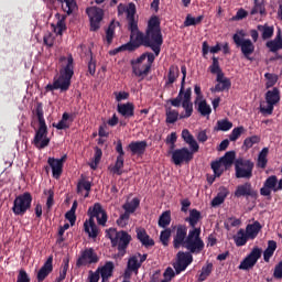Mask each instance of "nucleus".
Masks as SVG:
<instances>
[{
	"label": "nucleus",
	"instance_id": "f257e3e1",
	"mask_svg": "<svg viewBox=\"0 0 282 282\" xmlns=\"http://www.w3.org/2000/svg\"><path fill=\"white\" fill-rule=\"evenodd\" d=\"M163 37L161 32V21L159 17L152 15L148 22L145 33H138L134 41H130L119 47L109 51V55L116 56L122 52H134L141 46L150 47L155 56L161 54Z\"/></svg>",
	"mask_w": 282,
	"mask_h": 282
},
{
	"label": "nucleus",
	"instance_id": "f03ea898",
	"mask_svg": "<svg viewBox=\"0 0 282 282\" xmlns=\"http://www.w3.org/2000/svg\"><path fill=\"white\" fill-rule=\"evenodd\" d=\"M175 230L173 236V247L175 250L185 248L194 254H198L204 250V241L200 238L202 229H191L186 225L180 224L173 227ZM188 231V234H187Z\"/></svg>",
	"mask_w": 282,
	"mask_h": 282
},
{
	"label": "nucleus",
	"instance_id": "7ed1b4c3",
	"mask_svg": "<svg viewBox=\"0 0 282 282\" xmlns=\"http://www.w3.org/2000/svg\"><path fill=\"white\" fill-rule=\"evenodd\" d=\"M182 139L189 145V149L183 147L173 151L172 162L175 165L189 164L195 153L199 151V145L195 137H193L187 129L182 131Z\"/></svg>",
	"mask_w": 282,
	"mask_h": 282
},
{
	"label": "nucleus",
	"instance_id": "20e7f679",
	"mask_svg": "<svg viewBox=\"0 0 282 282\" xmlns=\"http://www.w3.org/2000/svg\"><path fill=\"white\" fill-rule=\"evenodd\" d=\"M87 215L89 216V219L85 220L84 230L89 238L96 239L98 237V228L95 224V218L99 226L105 227L107 225L108 215L100 203H96L93 207H88Z\"/></svg>",
	"mask_w": 282,
	"mask_h": 282
},
{
	"label": "nucleus",
	"instance_id": "39448f33",
	"mask_svg": "<svg viewBox=\"0 0 282 282\" xmlns=\"http://www.w3.org/2000/svg\"><path fill=\"white\" fill-rule=\"evenodd\" d=\"M67 59V64L64 68L59 70V76L58 78H54L53 84H48L45 86V91H55V90H61V91H68L69 87L72 86V77H74V57L68 56L66 57H61V62H64Z\"/></svg>",
	"mask_w": 282,
	"mask_h": 282
},
{
	"label": "nucleus",
	"instance_id": "423d86ee",
	"mask_svg": "<svg viewBox=\"0 0 282 282\" xmlns=\"http://www.w3.org/2000/svg\"><path fill=\"white\" fill-rule=\"evenodd\" d=\"M33 115L39 119V129L35 130L32 144L39 150H44L50 145L51 139L47 137L48 128L46 124V120L43 112V106L41 102H39L37 106H35Z\"/></svg>",
	"mask_w": 282,
	"mask_h": 282
},
{
	"label": "nucleus",
	"instance_id": "0eeeda50",
	"mask_svg": "<svg viewBox=\"0 0 282 282\" xmlns=\"http://www.w3.org/2000/svg\"><path fill=\"white\" fill-rule=\"evenodd\" d=\"M106 238L110 239L112 248L117 247L122 256L127 253L129 245L132 240L131 235L128 231H117L115 228H109L106 230Z\"/></svg>",
	"mask_w": 282,
	"mask_h": 282
},
{
	"label": "nucleus",
	"instance_id": "6e6552de",
	"mask_svg": "<svg viewBox=\"0 0 282 282\" xmlns=\"http://www.w3.org/2000/svg\"><path fill=\"white\" fill-rule=\"evenodd\" d=\"M154 62L155 55L153 53L147 52L141 54L135 62L132 61L133 74L137 77L148 76Z\"/></svg>",
	"mask_w": 282,
	"mask_h": 282
},
{
	"label": "nucleus",
	"instance_id": "1a4fd4ad",
	"mask_svg": "<svg viewBox=\"0 0 282 282\" xmlns=\"http://www.w3.org/2000/svg\"><path fill=\"white\" fill-rule=\"evenodd\" d=\"M33 196L29 192L14 198L12 212L15 216H24L32 208Z\"/></svg>",
	"mask_w": 282,
	"mask_h": 282
},
{
	"label": "nucleus",
	"instance_id": "9d476101",
	"mask_svg": "<svg viewBox=\"0 0 282 282\" xmlns=\"http://www.w3.org/2000/svg\"><path fill=\"white\" fill-rule=\"evenodd\" d=\"M254 163L250 159H237L235 161L236 178L250 180L253 176Z\"/></svg>",
	"mask_w": 282,
	"mask_h": 282
},
{
	"label": "nucleus",
	"instance_id": "9b49d317",
	"mask_svg": "<svg viewBox=\"0 0 282 282\" xmlns=\"http://www.w3.org/2000/svg\"><path fill=\"white\" fill-rule=\"evenodd\" d=\"M245 32L238 31L232 35L234 43L241 48L243 56L251 59L250 56L254 53L256 46L250 39H243Z\"/></svg>",
	"mask_w": 282,
	"mask_h": 282
},
{
	"label": "nucleus",
	"instance_id": "f8f14e48",
	"mask_svg": "<svg viewBox=\"0 0 282 282\" xmlns=\"http://www.w3.org/2000/svg\"><path fill=\"white\" fill-rule=\"evenodd\" d=\"M141 200L138 197H134L132 202H127L122 205V208L124 210L123 214H121L120 218L116 220L117 226H120V228H126L129 225L130 215L134 214L138 207H140Z\"/></svg>",
	"mask_w": 282,
	"mask_h": 282
},
{
	"label": "nucleus",
	"instance_id": "ddd939ff",
	"mask_svg": "<svg viewBox=\"0 0 282 282\" xmlns=\"http://www.w3.org/2000/svg\"><path fill=\"white\" fill-rule=\"evenodd\" d=\"M264 100H267L268 107H261L260 112L271 116L274 112V106L281 101L280 89L278 87H273L272 90H268V93L264 94Z\"/></svg>",
	"mask_w": 282,
	"mask_h": 282
},
{
	"label": "nucleus",
	"instance_id": "4468645a",
	"mask_svg": "<svg viewBox=\"0 0 282 282\" xmlns=\"http://www.w3.org/2000/svg\"><path fill=\"white\" fill-rule=\"evenodd\" d=\"M135 13H137L135 4L133 2H130L127 9V22H128V30L130 31V41H132L134 36L137 37L139 33H142L138 29V21L135 20Z\"/></svg>",
	"mask_w": 282,
	"mask_h": 282
},
{
	"label": "nucleus",
	"instance_id": "2eb2a0df",
	"mask_svg": "<svg viewBox=\"0 0 282 282\" xmlns=\"http://www.w3.org/2000/svg\"><path fill=\"white\" fill-rule=\"evenodd\" d=\"M100 261V258L95 252L94 248H86L82 251L79 258L76 260V267H86L90 264L98 263Z\"/></svg>",
	"mask_w": 282,
	"mask_h": 282
},
{
	"label": "nucleus",
	"instance_id": "dca6fc26",
	"mask_svg": "<svg viewBox=\"0 0 282 282\" xmlns=\"http://www.w3.org/2000/svg\"><path fill=\"white\" fill-rule=\"evenodd\" d=\"M148 259V254L138 253L135 256H130L127 262V270L124 272V276H130L129 272L138 274V271L141 269L142 263H144Z\"/></svg>",
	"mask_w": 282,
	"mask_h": 282
},
{
	"label": "nucleus",
	"instance_id": "f3484780",
	"mask_svg": "<svg viewBox=\"0 0 282 282\" xmlns=\"http://www.w3.org/2000/svg\"><path fill=\"white\" fill-rule=\"evenodd\" d=\"M191 263H193V256L189 250L187 252H177L176 262L174 263L175 273L180 275L182 272L186 271Z\"/></svg>",
	"mask_w": 282,
	"mask_h": 282
},
{
	"label": "nucleus",
	"instance_id": "a211bd4d",
	"mask_svg": "<svg viewBox=\"0 0 282 282\" xmlns=\"http://www.w3.org/2000/svg\"><path fill=\"white\" fill-rule=\"evenodd\" d=\"M262 257V249L259 247H254L251 249L250 253L242 260L238 269L248 271L252 269L258 260Z\"/></svg>",
	"mask_w": 282,
	"mask_h": 282
},
{
	"label": "nucleus",
	"instance_id": "6ab92c4d",
	"mask_svg": "<svg viewBox=\"0 0 282 282\" xmlns=\"http://www.w3.org/2000/svg\"><path fill=\"white\" fill-rule=\"evenodd\" d=\"M262 257V249L259 247H254L251 249L250 253L242 260L238 269L248 271L252 269L258 260Z\"/></svg>",
	"mask_w": 282,
	"mask_h": 282
},
{
	"label": "nucleus",
	"instance_id": "aec40b11",
	"mask_svg": "<svg viewBox=\"0 0 282 282\" xmlns=\"http://www.w3.org/2000/svg\"><path fill=\"white\" fill-rule=\"evenodd\" d=\"M86 13L90 22V31L100 30V23L104 19V10L96 7L86 9Z\"/></svg>",
	"mask_w": 282,
	"mask_h": 282
},
{
	"label": "nucleus",
	"instance_id": "412c9836",
	"mask_svg": "<svg viewBox=\"0 0 282 282\" xmlns=\"http://www.w3.org/2000/svg\"><path fill=\"white\" fill-rule=\"evenodd\" d=\"M181 73H182V82H181V88L180 93L176 98L170 99V102L172 104L173 107H181L183 101L185 100V84H186V75H187V69L185 65L181 66Z\"/></svg>",
	"mask_w": 282,
	"mask_h": 282
},
{
	"label": "nucleus",
	"instance_id": "4be33fe9",
	"mask_svg": "<svg viewBox=\"0 0 282 282\" xmlns=\"http://www.w3.org/2000/svg\"><path fill=\"white\" fill-rule=\"evenodd\" d=\"M278 192V176L271 175L264 181L263 186L260 188V195L263 197H269L271 199V192Z\"/></svg>",
	"mask_w": 282,
	"mask_h": 282
},
{
	"label": "nucleus",
	"instance_id": "5701e85b",
	"mask_svg": "<svg viewBox=\"0 0 282 282\" xmlns=\"http://www.w3.org/2000/svg\"><path fill=\"white\" fill-rule=\"evenodd\" d=\"M192 88L185 89V99L182 101V108L185 109V115H180V119H187L193 115Z\"/></svg>",
	"mask_w": 282,
	"mask_h": 282
},
{
	"label": "nucleus",
	"instance_id": "b1692460",
	"mask_svg": "<svg viewBox=\"0 0 282 282\" xmlns=\"http://www.w3.org/2000/svg\"><path fill=\"white\" fill-rule=\"evenodd\" d=\"M148 142L145 140L142 141H133L130 142L127 147V150L132 153V155L141 156L147 152Z\"/></svg>",
	"mask_w": 282,
	"mask_h": 282
},
{
	"label": "nucleus",
	"instance_id": "393cba45",
	"mask_svg": "<svg viewBox=\"0 0 282 282\" xmlns=\"http://www.w3.org/2000/svg\"><path fill=\"white\" fill-rule=\"evenodd\" d=\"M216 86L210 88L212 93H221V91H229L231 88V82L228 77H225V74L218 75L216 77Z\"/></svg>",
	"mask_w": 282,
	"mask_h": 282
},
{
	"label": "nucleus",
	"instance_id": "a878e982",
	"mask_svg": "<svg viewBox=\"0 0 282 282\" xmlns=\"http://www.w3.org/2000/svg\"><path fill=\"white\" fill-rule=\"evenodd\" d=\"M257 193L252 189L251 183H243L238 185L235 191V197H256Z\"/></svg>",
	"mask_w": 282,
	"mask_h": 282
},
{
	"label": "nucleus",
	"instance_id": "bb28decb",
	"mask_svg": "<svg viewBox=\"0 0 282 282\" xmlns=\"http://www.w3.org/2000/svg\"><path fill=\"white\" fill-rule=\"evenodd\" d=\"M53 272V256H48L43 267L39 270L37 281L43 282Z\"/></svg>",
	"mask_w": 282,
	"mask_h": 282
},
{
	"label": "nucleus",
	"instance_id": "cd10ccee",
	"mask_svg": "<svg viewBox=\"0 0 282 282\" xmlns=\"http://www.w3.org/2000/svg\"><path fill=\"white\" fill-rule=\"evenodd\" d=\"M115 269H116L115 262L113 261H107L106 263H104V265L101 268L96 269V271L101 276L102 282H105L109 278L113 276Z\"/></svg>",
	"mask_w": 282,
	"mask_h": 282
},
{
	"label": "nucleus",
	"instance_id": "c85d7f7f",
	"mask_svg": "<svg viewBox=\"0 0 282 282\" xmlns=\"http://www.w3.org/2000/svg\"><path fill=\"white\" fill-rule=\"evenodd\" d=\"M137 239L141 242V245L145 248L154 247V239L150 238L147 230L144 228L137 229Z\"/></svg>",
	"mask_w": 282,
	"mask_h": 282
},
{
	"label": "nucleus",
	"instance_id": "c756f323",
	"mask_svg": "<svg viewBox=\"0 0 282 282\" xmlns=\"http://www.w3.org/2000/svg\"><path fill=\"white\" fill-rule=\"evenodd\" d=\"M117 112L126 119H130L134 116V105L132 102L119 104Z\"/></svg>",
	"mask_w": 282,
	"mask_h": 282
},
{
	"label": "nucleus",
	"instance_id": "7c9ffc66",
	"mask_svg": "<svg viewBox=\"0 0 282 282\" xmlns=\"http://www.w3.org/2000/svg\"><path fill=\"white\" fill-rule=\"evenodd\" d=\"M202 218V213L198 209L193 208L189 210V217L185 218V223H188L189 228L192 229H202L200 227H196Z\"/></svg>",
	"mask_w": 282,
	"mask_h": 282
},
{
	"label": "nucleus",
	"instance_id": "2f4dec72",
	"mask_svg": "<svg viewBox=\"0 0 282 282\" xmlns=\"http://www.w3.org/2000/svg\"><path fill=\"white\" fill-rule=\"evenodd\" d=\"M262 225L258 220L253 224H248L245 230V234L249 237L250 240H254L258 237V234L261 232Z\"/></svg>",
	"mask_w": 282,
	"mask_h": 282
},
{
	"label": "nucleus",
	"instance_id": "473e14b6",
	"mask_svg": "<svg viewBox=\"0 0 282 282\" xmlns=\"http://www.w3.org/2000/svg\"><path fill=\"white\" fill-rule=\"evenodd\" d=\"M267 47L270 50L271 53H276L282 50V32L278 30L274 40H271L267 43Z\"/></svg>",
	"mask_w": 282,
	"mask_h": 282
},
{
	"label": "nucleus",
	"instance_id": "72a5a7b5",
	"mask_svg": "<svg viewBox=\"0 0 282 282\" xmlns=\"http://www.w3.org/2000/svg\"><path fill=\"white\" fill-rule=\"evenodd\" d=\"M47 164L48 166L52 167V171H53V177L54 178H61L62 174H63V164L62 162L57 161L56 159L54 158H48L47 159Z\"/></svg>",
	"mask_w": 282,
	"mask_h": 282
},
{
	"label": "nucleus",
	"instance_id": "f704fd0d",
	"mask_svg": "<svg viewBox=\"0 0 282 282\" xmlns=\"http://www.w3.org/2000/svg\"><path fill=\"white\" fill-rule=\"evenodd\" d=\"M257 30L261 32V39L263 41L270 40L274 35V26H269L268 23L258 24Z\"/></svg>",
	"mask_w": 282,
	"mask_h": 282
},
{
	"label": "nucleus",
	"instance_id": "c9c22d12",
	"mask_svg": "<svg viewBox=\"0 0 282 282\" xmlns=\"http://www.w3.org/2000/svg\"><path fill=\"white\" fill-rule=\"evenodd\" d=\"M249 240H251V238L247 234H245V229L242 228L238 230L234 236L235 245L238 248L246 246Z\"/></svg>",
	"mask_w": 282,
	"mask_h": 282
},
{
	"label": "nucleus",
	"instance_id": "e433bc0d",
	"mask_svg": "<svg viewBox=\"0 0 282 282\" xmlns=\"http://www.w3.org/2000/svg\"><path fill=\"white\" fill-rule=\"evenodd\" d=\"M278 249V243L275 240L268 241V248L263 251V261L269 263L270 259L274 256Z\"/></svg>",
	"mask_w": 282,
	"mask_h": 282
},
{
	"label": "nucleus",
	"instance_id": "4c0bfd02",
	"mask_svg": "<svg viewBox=\"0 0 282 282\" xmlns=\"http://www.w3.org/2000/svg\"><path fill=\"white\" fill-rule=\"evenodd\" d=\"M258 13L261 17H267L265 0H254V7L250 10V15L253 17Z\"/></svg>",
	"mask_w": 282,
	"mask_h": 282
},
{
	"label": "nucleus",
	"instance_id": "58836bf2",
	"mask_svg": "<svg viewBox=\"0 0 282 282\" xmlns=\"http://www.w3.org/2000/svg\"><path fill=\"white\" fill-rule=\"evenodd\" d=\"M180 75H181L180 67L174 66V65L170 66L165 86L173 85L176 82V79L180 78Z\"/></svg>",
	"mask_w": 282,
	"mask_h": 282
},
{
	"label": "nucleus",
	"instance_id": "ea45409f",
	"mask_svg": "<svg viewBox=\"0 0 282 282\" xmlns=\"http://www.w3.org/2000/svg\"><path fill=\"white\" fill-rule=\"evenodd\" d=\"M68 120H70V122H74V115L64 112V115H62L61 121H58L57 124H53V127L57 130L69 129V123L67 122Z\"/></svg>",
	"mask_w": 282,
	"mask_h": 282
},
{
	"label": "nucleus",
	"instance_id": "a19ab883",
	"mask_svg": "<svg viewBox=\"0 0 282 282\" xmlns=\"http://www.w3.org/2000/svg\"><path fill=\"white\" fill-rule=\"evenodd\" d=\"M197 112L202 116H210L212 115V107L208 105V102L205 99L197 100Z\"/></svg>",
	"mask_w": 282,
	"mask_h": 282
},
{
	"label": "nucleus",
	"instance_id": "79ce46f5",
	"mask_svg": "<svg viewBox=\"0 0 282 282\" xmlns=\"http://www.w3.org/2000/svg\"><path fill=\"white\" fill-rule=\"evenodd\" d=\"M269 148L264 147L258 155L257 166L264 170L268 165Z\"/></svg>",
	"mask_w": 282,
	"mask_h": 282
},
{
	"label": "nucleus",
	"instance_id": "37998d69",
	"mask_svg": "<svg viewBox=\"0 0 282 282\" xmlns=\"http://www.w3.org/2000/svg\"><path fill=\"white\" fill-rule=\"evenodd\" d=\"M117 26H120V22H115V21L110 22L106 31V41L108 44H111L113 42Z\"/></svg>",
	"mask_w": 282,
	"mask_h": 282
},
{
	"label": "nucleus",
	"instance_id": "c03bdc74",
	"mask_svg": "<svg viewBox=\"0 0 282 282\" xmlns=\"http://www.w3.org/2000/svg\"><path fill=\"white\" fill-rule=\"evenodd\" d=\"M204 20V15H198L197 18H193L191 14H187L185 17V22H183V26L189 28V26H196L202 23Z\"/></svg>",
	"mask_w": 282,
	"mask_h": 282
},
{
	"label": "nucleus",
	"instance_id": "a18cd8bd",
	"mask_svg": "<svg viewBox=\"0 0 282 282\" xmlns=\"http://www.w3.org/2000/svg\"><path fill=\"white\" fill-rule=\"evenodd\" d=\"M221 51V46L217 43L216 46H209L208 42H203V56L210 54H218Z\"/></svg>",
	"mask_w": 282,
	"mask_h": 282
},
{
	"label": "nucleus",
	"instance_id": "49530a36",
	"mask_svg": "<svg viewBox=\"0 0 282 282\" xmlns=\"http://www.w3.org/2000/svg\"><path fill=\"white\" fill-rule=\"evenodd\" d=\"M172 217H171V210H165L162 213L159 219V226L160 228H166L171 225Z\"/></svg>",
	"mask_w": 282,
	"mask_h": 282
},
{
	"label": "nucleus",
	"instance_id": "de8ad7c7",
	"mask_svg": "<svg viewBox=\"0 0 282 282\" xmlns=\"http://www.w3.org/2000/svg\"><path fill=\"white\" fill-rule=\"evenodd\" d=\"M209 72L213 75H217V77L225 75L221 67L219 66V62H218L217 57L212 58V64L209 66Z\"/></svg>",
	"mask_w": 282,
	"mask_h": 282
},
{
	"label": "nucleus",
	"instance_id": "09e8293b",
	"mask_svg": "<svg viewBox=\"0 0 282 282\" xmlns=\"http://www.w3.org/2000/svg\"><path fill=\"white\" fill-rule=\"evenodd\" d=\"M69 268V259L65 258L62 261V267H61V271H59V276L56 279L55 282H63L66 279V274Z\"/></svg>",
	"mask_w": 282,
	"mask_h": 282
},
{
	"label": "nucleus",
	"instance_id": "8fccbe9b",
	"mask_svg": "<svg viewBox=\"0 0 282 282\" xmlns=\"http://www.w3.org/2000/svg\"><path fill=\"white\" fill-rule=\"evenodd\" d=\"M177 119H180V112L175 109L169 108L166 109V123L174 124Z\"/></svg>",
	"mask_w": 282,
	"mask_h": 282
},
{
	"label": "nucleus",
	"instance_id": "3c124183",
	"mask_svg": "<svg viewBox=\"0 0 282 282\" xmlns=\"http://www.w3.org/2000/svg\"><path fill=\"white\" fill-rule=\"evenodd\" d=\"M235 160H236L235 151H229V152L225 153V155L220 159V161L223 162V165L225 167H229L231 164H234Z\"/></svg>",
	"mask_w": 282,
	"mask_h": 282
},
{
	"label": "nucleus",
	"instance_id": "603ef678",
	"mask_svg": "<svg viewBox=\"0 0 282 282\" xmlns=\"http://www.w3.org/2000/svg\"><path fill=\"white\" fill-rule=\"evenodd\" d=\"M264 78L268 80L267 84H264L267 89L274 87L279 80L278 75L273 73H264Z\"/></svg>",
	"mask_w": 282,
	"mask_h": 282
},
{
	"label": "nucleus",
	"instance_id": "864d4df0",
	"mask_svg": "<svg viewBox=\"0 0 282 282\" xmlns=\"http://www.w3.org/2000/svg\"><path fill=\"white\" fill-rule=\"evenodd\" d=\"M123 165H124V156H117L115 165L112 167V173L121 176V174H122L121 170H122Z\"/></svg>",
	"mask_w": 282,
	"mask_h": 282
},
{
	"label": "nucleus",
	"instance_id": "5fc2aeb1",
	"mask_svg": "<svg viewBox=\"0 0 282 282\" xmlns=\"http://www.w3.org/2000/svg\"><path fill=\"white\" fill-rule=\"evenodd\" d=\"M259 142H261V138L259 135H251L245 139L243 141V148H246V150H250L254 144H258Z\"/></svg>",
	"mask_w": 282,
	"mask_h": 282
},
{
	"label": "nucleus",
	"instance_id": "6e6d98bb",
	"mask_svg": "<svg viewBox=\"0 0 282 282\" xmlns=\"http://www.w3.org/2000/svg\"><path fill=\"white\" fill-rule=\"evenodd\" d=\"M43 194L47 196L46 210H47V213H50L54 206V191L53 189H44Z\"/></svg>",
	"mask_w": 282,
	"mask_h": 282
},
{
	"label": "nucleus",
	"instance_id": "4d7b16f0",
	"mask_svg": "<svg viewBox=\"0 0 282 282\" xmlns=\"http://www.w3.org/2000/svg\"><path fill=\"white\" fill-rule=\"evenodd\" d=\"M213 272V263H208L206 267H203L200 275H198V282H204L210 276Z\"/></svg>",
	"mask_w": 282,
	"mask_h": 282
},
{
	"label": "nucleus",
	"instance_id": "13d9d810",
	"mask_svg": "<svg viewBox=\"0 0 282 282\" xmlns=\"http://www.w3.org/2000/svg\"><path fill=\"white\" fill-rule=\"evenodd\" d=\"M223 162L219 161H213L210 163V169L212 171H214L215 177H221V175L224 174V170H221L223 166Z\"/></svg>",
	"mask_w": 282,
	"mask_h": 282
},
{
	"label": "nucleus",
	"instance_id": "bf43d9fd",
	"mask_svg": "<svg viewBox=\"0 0 282 282\" xmlns=\"http://www.w3.org/2000/svg\"><path fill=\"white\" fill-rule=\"evenodd\" d=\"M172 237V230L171 228H166L165 230L161 231L160 240L164 247L170 246V239Z\"/></svg>",
	"mask_w": 282,
	"mask_h": 282
},
{
	"label": "nucleus",
	"instance_id": "052dcab7",
	"mask_svg": "<svg viewBox=\"0 0 282 282\" xmlns=\"http://www.w3.org/2000/svg\"><path fill=\"white\" fill-rule=\"evenodd\" d=\"M90 192L91 191V183L89 181L82 180L79 183H77L76 192L77 194H82V191Z\"/></svg>",
	"mask_w": 282,
	"mask_h": 282
},
{
	"label": "nucleus",
	"instance_id": "680f3d73",
	"mask_svg": "<svg viewBox=\"0 0 282 282\" xmlns=\"http://www.w3.org/2000/svg\"><path fill=\"white\" fill-rule=\"evenodd\" d=\"M232 128V122L227 119L217 121V130L219 131H229Z\"/></svg>",
	"mask_w": 282,
	"mask_h": 282
},
{
	"label": "nucleus",
	"instance_id": "e2e57ef3",
	"mask_svg": "<svg viewBox=\"0 0 282 282\" xmlns=\"http://www.w3.org/2000/svg\"><path fill=\"white\" fill-rule=\"evenodd\" d=\"M243 132L245 128L242 126L234 128L229 135L230 141H237Z\"/></svg>",
	"mask_w": 282,
	"mask_h": 282
},
{
	"label": "nucleus",
	"instance_id": "0e129e2a",
	"mask_svg": "<svg viewBox=\"0 0 282 282\" xmlns=\"http://www.w3.org/2000/svg\"><path fill=\"white\" fill-rule=\"evenodd\" d=\"M75 8H76V2H75V0H66V1H65V4H62V9H64V11H65L68 15H70V14L74 12Z\"/></svg>",
	"mask_w": 282,
	"mask_h": 282
},
{
	"label": "nucleus",
	"instance_id": "69168bd1",
	"mask_svg": "<svg viewBox=\"0 0 282 282\" xmlns=\"http://www.w3.org/2000/svg\"><path fill=\"white\" fill-rule=\"evenodd\" d=\"M66 30V24L63 20H59L56 24V26L54 28V32L57 35H63V32Z\"/></svg>",
	"mask_w": 282,
	"mask_h": 282
},
{
	"label": "nucleus",
	"instance_id": "338daca9",
	"mask_svg": "<svg viewBox=\"0 0 282 282\" xmlns=\"http://www.w3.org/2000/svg\"><path fill=\"white\" fill-rule=\"evenodd\" d=\"M17 282H30V278L28 275V272L24 269L19 270Z\"/></svg>",
	"mask_w": 282,
	"mask_h": 282
},
{
	"label": "nucleus",
	"instance_id": "774afa93",
	"mask_svg": "<svg viewBox=\"0 0 282 282\" xmlns=\"http://www.w3.org/2000/svg\"><path fill=\"white\" fill-rule=\"evenodd\" d=\"M273 276L275 279H282V260L275 265Z\"/></svg>",
	"mask_w": 282,
	"mask_h": 282
}]
</instances>
